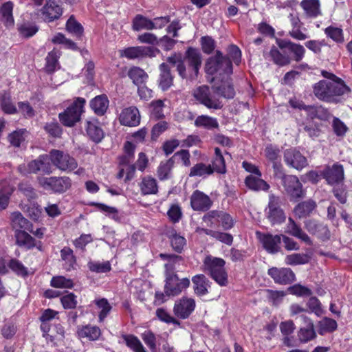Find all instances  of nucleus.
<instances>
[{
	"label": "nucleus",
	"mask_w": 352,
	"mask_h": 352,
	"mask_svg": "<svg viewBox=\"0 0 352 352\" xmlns=\"http://www.w3.org/2000/svg\"><path fill=\"white\" fill-rule=\"evenodd\" d=\"M212 93L208 86L203 85L193 91V96L201 104L208 109H220L223 104L215 95L227 99L233 98L235 96L234 89L230 79H226L218 85L216 83L212 87Z\"/></svg>",
	"instance_id": "nucleus-1"
},
{
	"label": "nucleus",
	"mask_w": 352,
	"mask_h": 352,
	"mask_svg": "<svg viewBox=\"0 0 352 352\" xmlns=\"http://www.w3.org/2000/svg\"><path fill=\"white\" fill-rule=\"evenodd\" d=\"M322 74L326 80H321L314 84L313 93L320 100L326 102L337 103L338 97L349 92V87L334 74L322 71Z\"/></svg>",
	"instance_id": "nucleus-2"
},
{
	"label": "nucleus",
	"mask_w": 352,
	"mask_h": 352,
	"mask_svg": "<svg viewBox=\"0 0 352 352\" xmlns=\"http://www.w3.org/2000/svg\"><path fill=\"white\" fill-rule=\"evenodd\" d=\"M167 62L175 66L177 71L182 78H188L184 60L188 65L189 77L193 78L197 76L199 69L201 65V56L198 50L190 47L183 56L180 53H174L167 58Z\"/></svg>",
	"instance_id": "nucleus-3"
},
{
	"label": "nucleus",
	"mask_w": 352,
	"mask_h": 352,
	"mask_svg": "<svg viewBox=\"0 0 352 352\" xmlns=\"http://www.w3.org/2000/svg\"><path fill=\"white\" fill-rule=\"evenodd\" d=\"M225 264L223 259L208 255L203 261L202 270L210 275L220 286H226L228 280Z\"/></svg>",
	"instance_id": "nucleus-4"
},
{
	"label": "nucleus",
	"mask_w": 352,
	"mask_h": 352,
	"mask_svg": "<svg viewBox=\"0 0 352 352\" xmlns=\"http://www.w3.org/2000/svg\"><path fill=\"white\" fill-rule=\"evenodd\" d=\"M85 102V98H77L64 112L59 113L61 123L66 126H73L80 120Z\"/></svg>",
	"instance_id": "nucleus-5"
},
{
	"label": "nucleus",
	"mask_w": 352,
	"mask_h": 352,
	"mask_svg": "<svg viewBox=\"0 0 352 352\" xmlns=\"http://www.w3.org/2000/svg\"><path fill=\"white\" fill-rule=\"evenodd\" d=\"M206 69L210 74L222 72L227 75H230L232 73V64L230 59L223 56L221 52L217 51L214 56L208 59Z\"/></svg>",
	"instance_id": "nucleus-6"
},
{
	"label": "nucleus",
	"mask_w": 352,
	"mask_h": 352,
	"mask_svg": "<svg viewBox=\"0 0 352 352\" xmlns=\"http://www.w3.org/2000/svg\"><path fill=\"white\" fill-rule=\"evenodd\" d=\"M49 157L52 163L62 171L71 172L78 167L76 159L62 151L53 149Z\"/></svg>",
	"instance_id": "nucleus-7"
},
{
	"label": "nucleus",
	"mask_w": 352,
	"mask_h": 352,
	"mask_svg": "<svg viewBox=\"0 0 352 352\" xmlns=\"http://www.w3.org/2000/svg\"><path fill=\"white\" fill-rule=\"evenodd\" d=\"M265 213L272 225L280 224L286 219L285 212L280 208V199L274 194L269 195V202L265 210Z\"/></svg>",
	"instance_id": "nucleus-8"
},
{
	"label": "nucleus",
	"mask_w": 352,
	"mask_h": 352,
	"mask_svg": "<svg viewBox=\"0 0 352 352\" xmlns=\"http://www.w3.org/2000/svg\"><path fill=\"white\" fill-rule=\"evenodd\" d=\"M190 281L188 278H179L177 274L165 276L164 292L168 297L179 295L189 287Z\"/></svg>",
	"instance_id": "nucleus-9"
},
{
	"label": "nucleus",
	"mask_w": 352,
	"mask_h": 352,
	"mask_svg": "<svg viewBox=\"0 0 352 352\" xmlns=\"http://www.w3.org/2000/svg\"><path fill=\"white\" fill-rule=\"evenodd\" d=\"M203 221L209 227H213L216 221L221 223L225 230H230L234 226V221L232 217L221 210H211L207 212L204 215Z\"/></svg>",
	"instance_id": "nucleus-10"
},
{
	"label": "nucleus",
	"mask_w": 352,
	"mask_h": 352,
	"mask_svg": "<svg viewBox=\"0 0 352 352\" xmlns=\"http://www.w3.org/2000/svg\"><path fill=\"white\" fill-rule=\"evenodd\" d=\"M256 236L264 250L268 253L274 254L280 250L282 234L274 235L270 232L256 231Z\"/></svg>",
	"instance_id": "nucleus-11"
},
{
	"label": "nucleus",
	"mask_w": 352,
	"mask_h": 352,
	"mask_svg": "<svg viewBox=\"0 0 352 352\" xmlns=\"http://www.w3.org/2000/svg\"><path fill=\"white\" fill-rule=\"evenodd\" d=\"M41 183L43 188L56 193H63L72 186V179L67 176L43 178Z\"/></svg>",
	"instance_id": "nucleus-12"
},
{
	"label": "nucleus",
	"mask_w": 352,
	"mask_h": 352,
	"mask_svg": "<svg viewBox=\"0 0 352 352\" xmlns=\"http://www.w3.org/2000/svg\"><path fill=\"white\" fill-rule=\"evenodd\" d=\"M286 193L293 199L297 200L305 197V192L298 178L289 175L281 182Z\"/></svg>",
	"instance_id": "nucleus-13"
},
{
	"label": "nucleus",
	"mask_w": 352,
	"mask_h": 352,
	"mask_svg": "<svg viewBox=\"0 0 352 352\" xmlns=\"http://www.w3.org/2000/svg\"><path fill=\"white\" fill-rule=\"evenodd\" d=\"M284 162L289 167L298 170L308 166V162L299 151L296 148H288L284 151Z\"/></svg>",
	"instance_id": "nucleus-14"
},
{
	"label": "nucleus",
	"mask_w": 352,
	"mask_h": 352,
	"mask_svg": "<svg viewBox=\"0 0 352 352\" xmlns=\"http://www.w3.org/2000/svg\"><path fill=\"white\" fill-rule=\"evenodd\" d=\"M40 12L45 21L52 22L56 21L63 14L61 2L60 0H46Z\"/></svg>",
	"instance_id": "nucleus-15"
},
{
	"label": "nucleus",
	"mask_w": 352,
	"mask_h": 352,
	"mask_svg": "<svg viewBox=\"0 0 352 352\" xmlns=\"http://www.w3.org/2000/svg\"><path fill=\"white\" fill-rule=\"evenodd\" d=\"M196 303L193 298L182 297L177 300L173 307V313L180 319H186L193 312Z\"/></svg>",
	"instance_id": "nucleus-16"
},
{
	"label": "nucleus",
	"mask_w": 352,
	"mask_h": 352,
	"mask_svg": "<svg viewBox=\"0 0 352 352\" xmlns=\"http://www.w3.org/2000/svg\"><path fill=\"white\" fill-rule=\"evenodd\" d=\"M120 56L128 59L141 58L144 57H154L159 50L153 47L137 46L125 48L120 52Z\"/></svg>",
	"instance_id": "nucleus-17"
},
{
	"label": "nucleus",
	"mask_w": 352,
	"mask_h": 352,
	"mask_svg": "<svg viewBox=\"0 0 352 352\" xmlns=\"http://www.w3.org/2000/svg\"><path fill=\"white\" fill-rule=\"evenodd\" d=\"M267 273L276 283L287 285L295 280V274L290 268L272 267L268 270Z\"/></svg>",
	"instance_id": "nucleus-18"
},
{
	"label": "nucleus",
	"mask_w": 352,
	"mask_h": 352,
	"mask_svg": "<svg viewBox=\"0 0 352 352\" xmlns=\"http://www.w3.org/2000/svg\"><path fill=\"white\" fill-rule=\"evenodd\" d=\"M160 257L166 261L164 264L165 276L177 274L176 271H179L180 267L184 265V260L179 255L161 253Z\"/></svg>",
	"instance_id": "nucleus-19"
},
{
	"label": "nucleus",
	"mask_w": 352,
	"mask_h": 352,
	"mask_svg": "<svg viewBox=\"0 0 352 352\" xmlns=\"http://www.w3.org/2000/svg\"><path fill=\"white\" fill-rule=\"evenodd\" d=\"M301 318L305 325L298 331L297 337L300 343L305 344L314 340L317 335L311 319L306 316H301Z\"/></svg>",
	"instance_id": "nucleus-20"
},
{
	"label": "nucleus",
	"mask_w": 352,
	"mask_h": 352,
	"mask_svg": "<svg viewBox=\"0 0 352 352\" xmlns=\"http://www.w3.org/2000/svg\"><path fill=\"white\" fill-rule=\"evenodd\" d=\"M190 205L195 211H207L212 205L211 199L203 192L196 190L190 197Z\"/></svg>",
	"instance_id": "nucleus-21"
},
{
	"label": "nucleus",
	"mask_w": 352,
	"mask_h": 352,
	"mask_svg": "<svg viewBox=\"0 0 352 352\" xmlns=\"http://www.w3.org/2000/svg\"><path fill=\"white\" fill-rule=\"evenodd\" d=\"M305 229L311 234L316 235L321 240H327L330 237V232L327 226L314 219L305 221Z\"/></svg>",
	"instance_id": "nucleus-22"
},
{
	"label": "nucleus",
	"mask_w": 352,
	"mask_h": 352,
	"mask_svg": "<svg viewBox=\"0 0 352 352\" xmlns=\"http://www.w3.org/2000/svg\"><path fill=\"white\" fill-rule=\"evenodd\" d=\"M322 175L330 185H333L344 179V168L340 164H335L332 166L326 167Z\"/></svg>",
	"instance_id": "nucleus-23"
},
{
	"label": "nucleus",
	"mask_w": 352,
	"mask_h": 352,
	"mask_svg": "<svg viewBox=\"0 0 352 352\" xmlns=\"http://www.w3.org/2000/svg\"><path fill=\"white\" fill-rule=\"evenodd\" d=\"M119 120L122 125L135 126L140 124V115L135 107H130L123 109L120 115Z\"/></svg>",
	"instance_id": "nucleus-24"
},
{
	"label": "nucleus",
	"mask_w": 352,
	"mask_h": 352,
	"mask_svg": "<svg viewBox=\"0 0 352 352\" xmlns=\"http://www.w3.org/2000/svg\"><path fill=\"white\" fill-rule=\"evenodd\" d=\"M286 232L305 243L307 245H312L311 238L305 233L294 220L289 217L286 228Z\"/></svg>",
	"instance_id": "nucleus-25"
},
{
	"label": "nucleus",
	"mask_w": 352,
	"mask_h": 352,
	"mask_svg": "<svg viewBox=\"0 0 352 352\" xmlns=\"http://www.w3.org/2000/svg\"><path fill=\"white\" fill-rule=\"evenodd\" d=\"M193 289L197 296H202L208 293L210 287V280L204 274H197L192 278Z\"/></svg>",
	"instance_id": "nucleus-26"
},
{
	"label": "nucleus",
	"mask_w": 352,
	"mask_h": 352,
	"mask_svg": "<svg viewBox=\"0 0 352 352\" xmlns=\"http://www.w3.org/2000/svg\"><path fill=\"white\" fill-rule=\"evenodd\" d=\"M86 131L94 142H99L103 138V131L96 119H91L86 122Z\"/></svg>",
	"instance_id": "nucleus-27"
},
{
	"label": "nucleus",
	"mask_w": 352,
	"mask_h": 352,
	"mask_svg": "<svg viewBox=\"0 0 352 352\" xmlns=\"http://www.w3.org/2000/svg\"><path fill=\"white\" fill-rule=\"evenodd\" d=\"M316 207V202L311 199H309L296 205L294 209V212L297 217L302 219L309 216Z\"/></svg>",
	"instance_id": "nucleus-28"
},
{
	"label": "nucleus",
	"mask_w": 352,
	"mask_h": 352,
	"mask_svg": "<svg viewBox=\"0 0 352 352\" xmlns=\"http://www.w3.org/2000/svg\"><path fill=\"white\" fill-rule=\"evenodd\" d=\"M91 109L98 116H102L107 111L109 107V100L105 95L96 96L90 102Z\"/></svg>",
	"instance_id": "nucleus-29"
},
{
	"label": "nucleus",
	"mask_w": 352,
	"mask_h": 352,
	"mask_svg": "<svg viewBox=\"0 0 352 352\" xmlns=\"http://www.w3.org/2000/svg\"><path fill=\"white\" fill-rule=\"evenodd\" d=\"M160 87L163 91H166L173 85V78L166 63H163L160 65Z\"/></svg>",
	"instance_id": "nucleus-30"
},
{
	"label": "nucleus",
	"mask_w": 352,
	"mask_h": 352,
	"mask_svg": "<svg viewBox=\"0 0 352 352\" xmlns=\"http://www.w3.org/2000/svg\"><path fill=\"white\" fill-rule=\"evenodd\" d=\"M11 221L12 227L16 230L24 229L28 231H32V225L19 212H14L11 214Z\"/></svg>",
	"instance_id": "nucleus-31"
},
{
	"label": "nucleus",
	"mask_w": 352,
	"mask_h": 352,
	"mask_svg": "<svg viewBox=\"0 0 352 352\" xmlns=\"http://www.w3.org/2000/svg\"><path fill=\"white\" fill-rule=\"evenodd\" d=\"M80 338H87L89 340H96L101 335L100 329L96 326L86 325L79 328L77 331Z\"/></svg>",
	"instance_id": "nucleus-32"
},
{
	"label": "nucleus",
	"mask_w": 352,
	"mask_h": 352,
	"mask_svg": "<svg viewBox=\"0 0 352 352\" xmlns=\"http://www.w3.org/2000/svg\"><path fill=\"white\" fill-rule=\"evenodd\" d=\"M13 7L14 5L12 2L7 1L4 3L0 8L1 21L7 27H12L14 23L12 15Z\"/></svg>",
	"instance_id": "nucleus-33"
},
{
	"label": "nucleus",
	"mask_w": 352,
	"mask_h": 352,
	"mask_svg": "<svg viewBox=\"0 0 352 352\" xmlns=\"http://www.w3.org/2000/svg\"><path fill=\"white\" fill-rule=\"evenodd\" d=\"M260 177H261L258 176L255 177L253 175H249L245 178V183L251 190L255 191L267 190L270 188V185Z\"/></svg>",
	"instance_id": "nucleus-34"
},
{
	"label": "nucleus",
	"mask_w": 352,
	"mask_h": 352,
	"mask_svg": "<svg viewBox=\"0 0 352 352\" xmlns=\"http://www.w3.org/2000/svg\"><path fill=\"white\" fill-rule=\"evenodd\" d=\"M128 76L137 86L144 84L148 78V74L142 69L135 66L130 68L128 72Z\"/></svg>",
	"instance_id": "nucleus-35"
},
{
	"label": "nucleus",
	"mask_w": 352,
	"mask_h": 352,
	"mask_svg": "<svg viewBox=\"0 0 352 352\" xmlns=\"http://www.w3.org/2000/svg\"><path fill=\"white\" fill-rule=\"evenodd\" d=\"M140 188L142 194L144 195L156 194L158 191L156 180L150 176L144 177L142 179L140 184Z\"/></svg>",
	"instance_id": "nucleus-36"
},
{
	"label": "nucleus",
	"mask_w": 352,
	"mask_h": 352,
	"mask_svg": "<svg viewBox=\"0 0 352 352\" xmlns=\"http://www.w3.org/2000/svg\"><path fill=\"white\" fill-rule=\"evenodd\" d=\"M173 157L162 162L157 168V177L160 180L168 179L171 177V170L174 166L175 161Z\"/></svg>",
	"instance_id": "nucleus-37"
},
{
	"label": "nucleus",
	"mask_w": 352,
	"mask_h": 352,
	"mask_svg": "<svg viewBox=\"0 0 352 352\" xmlns=\"http://www.w3.org/2000/svg\"><path fill=\"white\" fill-rule=\"evenodd\" d=\"M300 6L310 17H316L321 14L318 0H302Z\"/></svg>",
	"instance_id": "nucleus-38"
},
{
	"label": "nucleus",
	"mask_w": 352,
	"mask_h": 352,
	"mask_svg": "<svg viewBox=\"0 0 352 352\" xmlns=\"http://www.w3.org/2000/svg\"><path fill=\"white\" fill-rule=\"evenodd\" d=\"M195 125L197 127H204L208 130L219 127V123L216 118L206 115L197 116L195 120Z\"/></svg>",
	"instance_id": "nucleus-39"
},
{
	"label": "nucleus",
	"mask_w": 352,
	"mask_h": 352,
	"mask_svg": "<svg viewBox=\"0 0 352 352\" xmlns=\"http://www.w3.org/2000/svg\"><path fill=\"white\" fill-rule=\"evenodd\" d=\"M212 168L214 172L223 174L226 172V166L221 151L219 148H214V157L212 161Z\"/></svg>",
	"instance_id": "nucleus-40"
},
{
	"label": "nucleus",
	"mask_w": 352,
	"mask_h": 352,
	"mask_svg": "<svg viewBox=\"0 0 352 352\" xmlns=\"http://www.w3.org/2000/svg\"><path fill=\"white\" fill-rule=\"evenodd\" d=\"M15 237L16 243L28 249L36 246L35 240L25 230H16Z\"/></svg>",
	"instance_id": "nucleus-41"
},
{
	"label": "nucleus",
	"mask_w": 352,
	"mask_h": 352,
	"mask_svg": "<svg viewBox=\"0 0 352 352\" xmlns=\"http://www.w3.org/2000/svg\"><path fill=\"white\" fill-rule=\"evenodd\" d=\"M214 173L210 164L207 165L202 162L194 165L190 170V177H206Z\"/></svg>",
	"instance_id": "nucleus-42"
},
{
	"label": "nucleus",
	"mask_w": 352,
	"mask_h": 352,
	"mask_svg": "<svg viewBox=\"0 0 352 352\" xmlns=\"http://www.w3.org/2000/svg\"><path fill=\"white\" fill-rule=\"evenodd\" d=\"M66 30L78 38L81 37L84 32L82 25L76 20L73 15L69 18L66 23Z\"/></svg>",
	"instance_id": "nucleus-43"
},
{
	"label": "nucleus",
	"mask_w": 352,
	"mask_h": 352,
	"mask_svg": "<svg viewBox=\"0 0 352 352\" xmlns=\"http://www.w3.org/2000/svg\"><path fill=\"white\" fill-rule=\"evenodd\" d=\"M124 154L119 157L120 166L129 165L133 161L135 145L130 142H126L124 146Z\"/></svg>",
	"instance_id": "nucleus-44"
},
{
	"label": "nucleus",
	"mask_w": 352,
	"mask_h": 352,
	"mask_svg": "<svg viewBox=\"0 0 352 352\" xmlns=\"http://www.w3.org/2000/svg\"><path fill=\"white\" fill-rule=\"evenodd\" d=\"M153 21L144 17L142 15H137L133 21V28L135 31L142 29L153 30L154 29Z\"/></svg>",
	"instance_id": "nucleus-45"
},
{
	"label": "nucleus",
	"mask_w": 352,
	"mask_h": 352,
	"mask_svg": "<svg viewBox=\"0 0 352 352\" xmlns=\"http://www.w3.org/2000/svg\"><path fill=\"white\" fill-rule=\"evenodd\" d=\"M128 347L134 352H146L140 340L133 335H124L122 336Z\"/></svg>",
	"instance_id": "nucleus-46"
},
{
	"label": "nucleus",
	"mask_w": 352,
	"mask_h": 352,
	"mask_svg": "<svg viewBox=\"0 0 352 352\" xmlns=\"http://www.w3.org/2000/svg\"><path fill=\"white\" fill-rule=\"evenodd\" d=\"M309 257L306 254L294 253L286 256L285 263L289 265H297L307 263Z\"/></svg>",
	"instance_id": "nucleus-47"
},
{
	"label": "nucleus",
	"mask_w": 352,
	"mask_h": 352,
	"mask_svg": "<svg viewBox=\"0 0 352 352\" xmlns=\"http://www.w3.org/2000/svg\"><path fill=\"white\" fill-rule=\"evenodd\" d=\"M270 55L273 61L280 66L288 65L291 62V58L289 56L281 54L275 47L271 49Z\"/></svg>",
	"instance_id": "nucleus-48"
},
{
	"label": "nucleus",
	"mask_w": 352,
	"mask_h": 352,
	"mask_svg": "<svg viewBox=\"0 0 352 352\" xmlns=\"http://www.w3.org/2000/svg\"><path fill=\"white\" fill-rule=\"evenodd\" d=\"M326 35L338 43L344 42L343 31L341 28L329 26L324 30Z\"/></svg>",
	"instance_id": "nucleus-49"
},
{
	"label": "nucleus",
	"mask_w": 352,
	"mask_h": 352,
	"mask_svg": "<svg viewBox=\"0 0 352 352\" xmlns=\"http://www.w3.org/2000/svg\"><path fill=\"white\" fill-rule=\"evenodd\" d=\"M38 158L30 162L28 164H23L18 167L19 172L26 175L28 174L37 173L39 172Z\"/></svg>",
	"instance_id": "nucleus-50"
},
{
	"label": "nucleus",
	"mask_w": 352,
	"mask_h": 352,
	"mask_svg": "<svg viewBox=\"0 0 352 352\" xmlns=\"http://www.w3.org/2000/svg\"><path fill=\"white\" fill-rule=\"evenodd\" d=\"M337 326L335 320L324 318L319 322V333L322 335L325 332H332L337 329Z\"/></svg>",
	"instance_id": "nucleus-51"
},
{
	"label": "nucleus",
	"mask_w": 352,
	"mask_h": 352,
	"mask_svg": "<svg viewBox=\"0 0 352 352\" xmlns=\"http://www.w3.org/2000/svg\"><path fill=\"white\" fill-rule=\"evenodd\" d=\"M12 192L13 188L9 185L4 186L0 189V210L6 208Z\"/></svg>",
	"instance_id": "nucleus-52"
},
{
	"label": "nucleus",
	"mask_w": 352,
	"mask_h": 352,
	"mask_svg": "<svg viewBox=\"0 0 352 352\" xmlns=\"http://www.w3.org/2000/svg\"><path fill=\"white\" fill-rule=\"evenodd\" d=\"M94 302L95 304L98 306V307L101 309L98 316L99 320L101 322L104 320V319L109 314V311L111 309V306L109 303L108 300L104 298L96 300Z\"/></svg>",
	"instance_id": "nucleus-53"
},
{
	"label": "nucleus",
	"mask_w": 352,
	"mask_h": 352,
	"mask_svg": "<svg viewBox=\"0 0 352 352\" xmlns=\"http://www.w3.org/2000/svg\"><path fill=\"white\" fill-rule=\"evenodd\" d=\"M25 133V129H18L13 131L8 135L10 143L15 147L20 146L21 142L25 140L24 134Z\"/></svg>",
	"instance_id": "nucleus-54"
},
{
	"label": "nucleus",
	"mask_w": 352,
	"mask_h": 352,
	"mask_svg": "<svg viewBox=\"0 0 352 352\" xmlns=\"http://www.w3.org/2000/svg\"><path fill=\"white\" fill-rule=\"evenodd\" d=\"M51 285L56 288H72L74 286V283L72 280L58 276L52 278Z\"/></svg>",
	"instance_id": "nucleus-55"
},
{
	"label": "nucleus",
	"mask_w": 352,
	"mask_h": 352,
	"mask_svg": "<svg viewBox=\"0 0 352 352\" xmlns=\"http://www.w3.org/2000/svg\"><path fill=\"white\" fill-rule=\"evenodd\" d=\"M58 54L54 50L50 52L46 57V69L49 72H53L58 65Z\"/></svg>",
	"instance_id": "nucleus-56"
},
{
	"label": "nucleus",
	"mask_w": 352,
	"mask_h": 352,
	"mask_svg": "<svg viewBox=\"0 0 352 352\" xmlns=\"http://www.w3.org/2000/svg\"><path fill=\"white\" fill-rule=\"evenodd\" d=\"M289 291L290 294L300 297L310 296L312 294L309 288L300 284H296L289 287Z\"/></svg>",
	"instance_id": "nucleus-57"
},
{
	"label": "nucleus",
	"mask_w": 352,
	"mask_h": 352,
	"mask_svg": "<svg viewBox=\"0 0 352 352\" xmlns=\"http://www.w3.org/2000/svg\"><path fill=\"white\" fill-rule=\"evenodd\" d=\"M170 244L174 250L181 252L186 245V239L184 237L175 233L170 236Z\"/></svg>",
	"instance_id": "nucleus-58"
},
{
	"label": "nucleus",
	"mask_w": 352,
	"mask_h": 352,
	"mask_svg": "<svg viewBox=\"0 0 352 352\" xmlns=\"http://www.w3.org/2000/svg\"><path fill=\"white\" fill-rule=\"evenodd\" d=\"M20 34L25 38H29L34 35L37 31L38 28L36 25L24 23L22 24L19 28Z\"/></svg>",
	"instance_id": "nucleus-59"
},
{
	"label": "nucleus",
	"mask_w": 352,
	"mask_h": 352,
	"mask_svg": "<svg viewBox=\"0 0 352 352\" xmlns=\"http://www.w3.org/2000/svg\"><path fill=\"white\" fill-rule=\"evenodd\" d=\"M228 53V58L229 59H232V61L236 64L239 65L241 62V52L240 49L235 45H230L228 47L227 50Z\"/></svg>",
	"instance_id": "nucleus-60"
},
{
	"label": "nucleus",
	"mask_w": 352,
	"mask_h": 352,
	"mask_svg": "<svg viewBox=\"0 0 352 352\" xmlns=\"http://www.w3.org/2000/svg\"><path fill=\"white\" fill-rule=\"evenodd\" d=\"M289 51L294 54V60L296 62H300L303 58L305 53L304 47L295 43L291 44Z\"/></svg>",
	"instance_id": "nucleus-61"
},
{
	"label": "nucleus",
	"mask_w": 352,
	"mask_h": 352,
	"mask_svg": "<svg viewBox=\"0 0 352 352\" xmlns=\"http://www.w3.org/2000/svg\"><path fill=\"white\" fill-rule=\"evenodd\" d=\"M267 292L269 300L275 306L279 305L282 302L283 297L285 296V293L283 291H273L268 289Z\"/></svg>",
	"instance_id": "nucleus-62"
},
{
	"label": "nucleus",
	"mask_w": 352,
	"mask_h": 352,
	"mask_svg": "<svg viewBox=\"0 0 352 352\" xmlns=\"http://www.w3.org/2000/svg\"><path fill=\"white\" fill-rule=\"evenodd\" d=\"M39 172L44 174H50L52 171V166L48 162V157L47 155H40L38 157Z\"/></svg>",
	"instance_id": "nucleus-63"
},
{
	"label": "nucleus",
	"mask_w": 352,
	"mask_h": 352,
	"mask_svg": "<svg viewBox=\"0 0 352 352\" xmlns=\"http://www.w3.org/2000/svg\"><path fill=\"white\" fill-rule=\"evenodd\" d=\"M60 300L65 309H74L77 305L76 296L72 293L63 296Z\"/></svg>",
	"instance_id": "nucleus-64"
}]
</instances>
